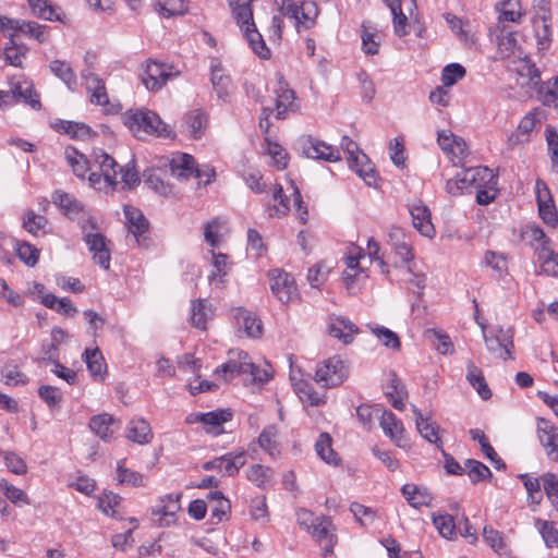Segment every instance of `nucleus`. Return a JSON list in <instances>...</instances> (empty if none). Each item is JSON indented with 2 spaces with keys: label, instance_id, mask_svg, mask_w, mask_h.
I'll list each match as a JSON object with an SVG mask.
<instances>
[{
  "label": "nucleus",
  "instance_id": "58",
  "mask_svg": "<svg viewBox=\"0 0 558 558\" xmlns=\"http://www.w3.org/2000/svg\"><path fill=\"white\" fill-rule=\"evenodd\" d=\"M48 226V219L45 216L36 214L34 210H26L23 215L24 229L33 234L38 235L40 232L45 233Z\"/></svg>",
  "mask_w": 558,
  "mask_h": 558
},
{
  "label": "nucleus",
  "instance_id": "25",
  "mask_svg": "<svg viewBox=\"0 0 558 558\" xmlns=\"http://www.w3.org/2000/svg\"><path fill=\"white\" fill-rule=\"evenodd\" d=\"M210 81L213 88L218 97L222 101H227L230 97L231 81L223 72L222 65L216 59L210 64Z\"/></svg>",
  "mask_w": 558,
  "mask_h": 558
},
{
  "label": "nucleus",
  "instance_id": "55",
  "mask_svg": "<svg viewBox=\"0 0 558 558\" xmlns=\"http://www.w3.org/2000/svg\"><path fill=\"white\" fill-rule=\"evenodd\" d=\"M50 71L59 77L70 88L76 86V75L71 65L63 60H53L50 62Z\"/></svg>",
  "mask_w": 558,
  "mask_h": 558
},
{
  "label": "nucleus",
  "instance_id": "39",
  "mask_svg": "<svg viewBox=\"0 0 558 558\" xmlns=\"http://www.w3.org/2000/svg\"><path fill=\"white\" fill-rule=\"evenodd\" d=\"M208 500L210 502V514L214 523L221 522L229 518L231 505L230 501L219 490H214L208 494Z\"/></svg>",
  "mask_w": 558,
  "mask_h": 558
},
{
  "label": "nucleus",
  "instance_id": "43",
  "mask_svg": "<svg viewBox=\"0 0 558 558\" xmlns=\"http://www.w3.org/2000/svg\"><path fill=\"white\" fill-rule=\"evenodd\" d=\"M213 317L211 305L206 300L198 299L192 302L191 324L195 328L206 329L207 322Z\"/></svg>",
  "mask_w": 558,
  "mask_h": 558
},
{
  "label": "nucleus",
  "instance_id": "5",
  "mask_svg": "<svg viewBox=\"0 0 558 558\" xmlns=\"http://www.w3.org/2000/svg\"><path fill=\"white\" fill-rule=\"evenodd\" d=\"M485 183H494V173L487 167H474L458 172L447 181L446 189L451 195L462 194L470 187H482Z\"/></svg>",
  "mask_w": 558,
  "mask_h": 558
},
{
  "label": "nucleus",
  "instance_id": "41",
  "mask_svg": "<svg viewBox=\"0 0 558 558\" xmlns=\"http://www.w3.org/2000/svg\"><path fill=\"white\" fill-rule=\"evenodd\" d=\"M520 46L513 33L501 32L497 37V56L500 59L509 58L511 56H522Z\"/></svg>",
  "mask_w": 558,
  "mask_h": 558
},
{
  "label": "nucleus",
  "instance_id": "27",
  "mask_svg": "<svg viewBox=\"0 0 558 558\" xmlns=\"http://www.w3.org/2000/svg\"><path fill=\"white\" fill-rule=\"evenodd\" d=\"M82 78L90 96V101L98 106L108 105L109 98L102 80L92 72H83Z\"/></svg>",
  "mask_w": 558,
  "mask_h": 558
},
{
  "label": "nucleus",
  "instance_id": "7",
  "mask_svg": "<svg viewBox=\"0 0 558 558\" xmlns=\"http://www.w3.org/2000/svg\"><path fill=\"white\" fill-rule=\"evenodd\" d=\"M349 373L348 362L336 355L318 364L315 380L325 388H332L341 385L349 377Z\"/></svg>",
  "mask_w": 558,
  "mask_h": 558
},
{
  "label": "nucleus",
  "instance_id": "17",
  "mask_svg": "<svg viewBox=\"0 0 558 558\" xmlns=\"http://www.w3.org/2000/svg\"><path fill=\"white\" fill-rule=\"evenodd\" d=\"M437 143L451 161L457 165L466 154L465 141L453 134L450 130H440L437 133Z\"/></svg>",
  "mask_w": 558,
  "mask_h": 558
},
{
  "label": "nucleus",
  "instance_id": "2",
  "mask_svg": "<svg viewBox=\"0 0 558 558\" xmlns=\"http://www.w3.org/2000/svg\"><path fill=\"white\" fill-rule=\"evenodd\" d=\"M124 125L137 137L143 134H155L160 137H170L172 131L168 124L150 110H128L122 116Z\"/></svg>",
  "mask_w": 558,
  "mask_h": 558
},
{
  "label": "nucleus",
  "instance_id": "3",
  "mask_svg": "<svg viewBox=\"0 0 558 558\" xmlns=\"http://www.w3.org/2000/svg\"><path fill=\"white\" fill-rule=\"evenodd\" d=\"M523 236L530 241L537 253L539 274L558 276V253L551 248L550 239L544 230L537 225H530L524 229Z\"/></svg>",
  "mask_w": 558,
  "mask_h": 558
},
{
  "label": "nucleus",
  "instance_id": "24",
  "mask_svg": "<svg viewBox=\"0 0 558 558\" xmlns=\"http://www.w3.org/2000/svg\"><path fill=\"white\" fill-rule=\"evenodd\" d=\"M414 228L424 236L433 238L435 228L430 221V211L422 202L413 204L410 208Z\"/></svg>",
  "mask_w": 558,
  "mask_h": 558
},
{
  "label": "nucleus",
  "instance_id": "54",
  "mask_svg": "<svg viewBox=\"0 0 558 558\" xmlns=\"http://www.w3.org/2000/svg\"><path fill=\"white\" fill-rule=\"evenodd\" d=\"M117 483L118 485H128L132 487L145 486L144 475L126 469L124 466V460H120L117 463Z\"/></svg>",
  "mask_w": 558,
  "mask_h": 558
},
{
  "label": "nucleus",
  "instance_id": "12",
  "mask_svg": "<svg viewBox=\"0 0 558 558\" xmlns=\"http://www.w3.org/2000/svg\"><path fill=\"white\" fill-rule=\"evenodd\" d=\"M280 13L293 19L300 32L301 29L305 31L314 26L318 16V8L316 3L312 1H304L300 5H296L292 1L288 5H283Z\"/></svg>",
  "mask_w": 558,
  "mask_h": 558
},
{
  "label": "nucleus",
  "instance_id": "32",
  "mask_svg": "<svg viewBox=\"0 0 558 558\" xmlns=\"http://www.w3.org/2000/svg\"><path fill=\"white\" fill-rule=\"evenodd\" d=\"M116 421L108 413L98 414L92 417L89 422L90 429L102 440L109 441L113 438L117 429Z\"/></svg>",
  "mask_w": 558,
  "mask_h": 558
},
{
  "label": "nucleus",
  "instance_id": "59",
  "mask_svg": "<svg viewBox=\"0 0 558 558\" xmlns=\"http://www.w3.org/2000/svg\"><path fill=\"white\" fill-rule=\"evenodd\" d=\"M400 272V280L402 282H407L412 284L414 288L412 289V292L422 295L423 290L425 288V276L423 274L413 272L411 267L407 264L405 266H402L399 268Z\"/></svg>",
  "mask_w": 558,
  "mask_h": 558
},
{
  "label": "nucleus",
  "instance_id": "15",
  "mask_svg": "<svg viewBox=\"0 0 558 558\" xmlns=\"http://www.w3.org/2000/svg\"><path fill=\"white\" fill-rule=\"evenodd\" d=\"M181 494L166 495L160 498L159 505L153 508L151 515L155 523L159 526H169L175 522V517L180 510Z\"/></svg>",
  "mask_w": 558,
  "mask_h": 558
},
{
  "label": "nucleus",
  "instance_id": "57",
  "mask_svg": "<svg viewBox=\"0 0 558 558\" xmlns=\"http://www.w3.org/2000/svg\"><path fill=\"white\" fill-rule=\"evenodd\" d=\"M432 520L435 527L442 537L447 539H453L456 537L457 523L454 522L452 515L448 513H434Z\"/></svg>",
  "mask_w": 558,
  "mask_h": 558
},
{
  "label": "nucleus",
  "instance_id": "48",
  "mask_svg": "<svg viewBox=\"0 0 558 558\" xmlns=\"http://www.w3.org/2000/svg\"><path fill=\"white\" fill-rule=\"evenodd\" d=\"M185 125L191 137L201 138L207 126V116L199 109L185 114Z\"/></svg>",
  "mask_w": 558,
  "mask_h": 558
},
{
  "label": "nucleus",
  "instance_id": "16",
  "mask_svg": "<svg viewBox=\"0 0 558 558\" xmlns=\"http://www.w3.org/2000/svg\"><path fill=\"white\" fill-rule=\"evenodd\" d=\"M511 70L518 75L517 83L522 88H533L537 86L541 81L538 70L526 56H518L512 61Z\"/></svg>",
  "mask_w": 558,
  "mask_h": 558
},
{
  "label": "nucleus",
  "instance_id": "19",
  "mask_svg": "<svg viewBox=\"0 0 558 558\" xmlns=\"http://www.w3.org/2000/svg\"><path fill=\"white\" fill-rule=\"evenodd\" d=\"M276 94V118L286 119L290 112L298 110L295 94L288 83L280 77L275 88Z\"/></svg>",
  "mask_w": 558,
  "mask_h": 558
},
{
  "label": "nucleus",
  "instance_id": "20",
  "mask_svg": "<svg viewBox=\"0 0 558 558\" xmlns=\"http://www.w3.org/2000/svg\"><path fill=\"white\" fill-rule=\"evenodd\" d=\"M537 434L546 456L553 461H558V427L544 418H539Z\"/></svg>",
  "mask_w": 558,
  "mask_h": 558
},
{
  "label": "nucleus",
  "instance_id": "22",
  "mask_svg": "<svg viewBox=\"0 0 558 558\" xmlns=\"http://www.w3.org/2000/svg\"><path fill=\"white\" fill-rule=\"evenodd\" d=\"M384 434L399 448L408 447V439L404 435V427L400 420L390 411H384L380 421Z\"/></svg>",
  "mask_w": 558,
  "mask_h": 558
},
{
  "label": "nucleus",
  "instance_id": "34",
  "mask_svg": "<svg viewBox=\"0 0 558 558\" xmlns=\"http://www.w3.org/2000/svg\"><path fill=\"white\" fill-rule=\"evenodd\" d=\"M389 242L396 254L403 263H408L413 258L412 248L401 228L391 227L388 233Z\"/></svg>",
  "mask_w": 558,
  "mask_h": 558
},
{
  "label": "nucleus",
  "instance_id": "51",
  "mask_svg": "<svg viewBox=\"0 0 558 558\" xmlns=\"http://www.w3.org/2000/svg\"><path fill=\"white\" fill-rule=\"evenodd\" d=\"M332 531L333 527L331 521L324 517L319 518L318 521H316L312 526L311 531H308L317 541L327 542L329 547L325 549V555L330 553V548L333 545V534L331 533Z\"/></svg>",
  "mask_w": 558,
  "mask_h": 558
},
{
  "label": "nucleus",
  "instance_id": "18",
  "mask_svg": "<svg viewBox=\"0 0 558 558\" xmlns=\"http://www.w3.org/2000/svg\"><path fill=\"white\" fill-rule=\"evenodd\" d=\"M302 149L306 157L336 162L341 159L340 151L325 142L307 137L302 141Z\"/></svg>",
  "mask_w": 558,
  "mask_h": 558
},
{
  "label": "nucleus",
  "instance_id": "38",
  "mask_svg": "<svg viewBox=\"0 0 558 558\" xmlns=\"http://www.w3.org/2000/svg\"><path fill=\"white\" fill-rule=\"evenodd\" d=\"M83 359L92 377L97 380H104L107 373V367L99 349L96 348L93 350H85Z\"/></svg>",
  "mask_w": 558,
  "mask_h": 558
},
{
  "label": "nucleus",
  "instance_id": "6",
  "mask_svg": "<svg viewBox=\"0 0 558 558\" xmlns=\"http://www.w3.org/2000/svg\"><path fill=\"white\" fill-rule=\"evenodd\" d=\"M220 372L223 374V380L226 383L231 380L235 375L246 373L251 374L254 379H258L260 381L268 380V374L265 372V377H262L259 375L258 367L252 363L247 353L238 349L229 351L228 361L216 371L217 374Z\"/></svg>",
  "mask_w": 558,
  "mask_h": 558
},
{
  "label": "nucleus",
  "instance_id": "26",
  "mask_svg": "<svg viewBox=\"0 0 558 558\" xmlns=\"http://www.w3.org/2000/svg\"><path fill=\"white\" fill-rule=\"evenodd\" d=\"M384 392L396 410L402 411L404 409L408 391L395 373L388 375V381L384 387Z\"/></svg>",
  "mask_w": 558,
  "mask_h": 558
},
{
  "label": "nucleus",
  "instance_id": "37",
  "mask_svg": "<svg viewBox=\"0 0 558 558\" xmlns=\"http://www.w3.org/2000/svg\"><path fill=\"white\" fill-rule=\"evenodd\" d=\"M52 201L62 213L71 219L76 218L81 213L84 211L83 205L76 201L70 194L63 191H56L52 195Z\"/></svg>",
  "mask_w": 558,
  "mask_h": 558
},
{
  "label": "nucleus",
  "instance_id": "14",
  "mask_svg": "<svg viewBox=\"0 0 558 558\" xmlns=\"http://www.w3.org/2000/svg\"><path fill=\"white\" fill-rule=\"evenodd\" d=\"M393 16V32L403 37L410 33L409 17L413 16L416 9L415 0H384Z\"/></svg>",
  "mask_w": 558,
  "mask_h": 558
},
{
  "label": "nucleus",
  "instance_id": "11",
  "mask_svg": "<svg viewBox=\"0 0 558 558\" xmlns=\"http://www.w3.org/2000/svg\"><path fill=\"white\" fill-rule=\"evenodd\" d=\"M270 290L272 294L283 304L293 301L298 296V289L294 278L281 270L269 271Z\"/></svg>",
  "mask_w": 558,
  "mask_h": 558
},
{
  "label": "nucleus",
  "instance_id": "29",
  "mask_svg": "<svg viewBox=\"0 0 558 558\" xmlns=\"http://www.w3.org/2000/svg\"><path fill=\"white\" fill-rule=\"evenodd\" d=\"M401 493L408 504L413 508L418 509L421 507H429L432 505L433 496L425 487L408 483L402 486Z\"/></svg>",
  "mask_w": 558,
  "mask_h": 558
},
{
  "label": "nucleus",
  "instance_id": "10",
  "mask_svg": "<svg viewBox=\"0 0 558 558\" xmlns=\"http://www.w3.org/2000/svg\"><path fill=\"white\" fill-rule=\"evenodd\" d=\"M483 336L487 350L498 359L504 361L513 360V330L511 328L493 329L489 335L483 330Z\"/></svg>",
  "mask_w": 558,
  "mask_h": 558
},
{
  "label": "nucleus",
  "instance_id": "40",
  "mask_svg": "<svg viewBox=\"0 0 558 558\" xmlns=\"http://www.w3.org/2000/svg\"><path fill=\"white\" fill-rule=\"evenodd\" d=\"M368 185L377 183V172L365 154H359L355 161L349 166Z\"/></svg>",
  "mask_w": 558,
  "mask_h": 558
},
{
  "label": "nucleus",
  "instance_id": "36",
  "mask_svg": "<svg viewBox=\"0 0 558 558\" xmlns=\"http://www.w3.org/2000/svg\"><path fill=\"white\" fill-rule=\"evenodd\" d=\"M126 438L138 445L149 444L153 433L149 424L143 418H134L126 428Z\"/></svg>",
  "mask_w": 558,
  "mask_h": 558
},
{
  "label": "nucleus",
  "instance_id": "31",
  "mask_svg": "<svg viewBox=\"0 0 558 558\" xmlns=\"http://www.w3.org/2000/svg\"><path fill=\"white\" fill-rule=\"evenodd\" d=\"M278 426L272 424L265 427L257 438L259 447L272 459L278 458L281 453Z\"/></svg>",
  "mask_w": 558,
  "mask_h": 558
},
{
  "label": "nucleus",
  "instance_id": "45",
  "mask_svg": "<svg viewBox=\"0 0 558 558\" xmlns=\"http://www.w3.org/2000/svg\"><path fill=\"white\" fill-rule=\"evenodd\" d=\"M413 412L415 415L416 428L421 436L432 444H438L440 439L436 423L428 417H424L416 407H413Z\"/></svg>",
  "mask_w": 558,
  "mask_h": 558
},
{
  "label": "nucleus",
  "instance_id": "53",
  "mask_svg": "<svg viewBox=\"0 0 558 558\" xmlns=\"http://www.w3.org/2000/svg\"><path fill=\"white\" fill-rule=\"evenodd\" d=\"M28 5L34 15L47 21L62 22L61 14L58 8L53 7L48 0H28Z\"/></svg>",
  "mask_w": 558,
  "mask_h": 558
},
{
  "label": "nucleus",
  "instance_id": "62",
  "mask_svg": "<svg viewBox=\"0 0 558 558\" xmlns=\"http://www.w3.org/2000/svg\"><path fill=\"white\" fill-rule=\"evenodd\" d=\"M121 504V497L112 492L104 493L98 498V509L106 515L116 518L119 513L118 508Z\"/></svg>",
  "mask_w": 558,
  "mask_h": 558
},
{
  "label": "nucleus",
  "instance_id": "1",
  "mask_svg": "<svg viewBox=\"0 0 558 558\" xmlns=\"http://www.w3.org/2000/svg\"><path fill=\"white\" fill-rule=\"evenodd\" d=\"M232 11V15L236 21L243 36L252 50L262 59L270 57V49L266 46L263 36L257 31L253 12L251 9L252 0H228Z\"/></svg>",
  "mask_w": 558,
  "mask_h": 558
},
{
  "label": "nucleus",
  "instance_id": "61",
  "mask_svg": "<svg viewBox=\"0 0 558 558\" xmlns=\"http://www.w3.org/2000/svg\"><path fill=\"white\" fill-rule=\"evenodd\" d=\"M332 266L323 260L308 269L307 280L313 288H319L331 271Z\"/></svg>",
  "mask_w": 558,
  "mask_h": 558
},
{
  "label": "nucleus",
  "instance_id": "30",
  "mask_svg": "<svg viewBox=\"0 0 558 558\" xmlns=\"http://www.w3.org/2000/svg\"><path fill=\"white\" fill-rule=\"evenodd\" d=\"M328 332L347 344L353 340V336L357 332V327L347 318L330 317Z\"/></svg>",
  "mask_w": 558,
  "mask_h": 558
},
{
  "label": "nucleus",
  "instance_id": "4",
  "mask_svg": "<svg viewBox=\"0 0 558 558\" xmlns=\"http://www.w3.org/2000/svg\"><path fill=\"white\" fill-rule=\"evenodd\" d=\"M92 167L93 171L89 173L88 182L93 189L108 192L118 185L117 168L119 165L106 151L101 149L93 151Z\"/></svg>",
  "mask_w": 558,
  "mask_h": 558
},
{
  "label": "nucleus",
  "instance_id": "46",
  "mask_svg": "<svg viewBox=\"0 0 558 558\" xmlns=\"http://www.w3.org/2000/svg\"><path fill=\"white\" fill-rule=\"evenodd\" d=\"M466 379L482 399L487 400L490 398L492 391L484 378L483 372L473 362L468 363Z\"/></svg>",
  "mask_w": 558,
  "mask_h": 558
},
{
  "label": "nucleus",
  "instance_id": "33",
  "mask_svg": "<svg viewBox=\"0 0 558 558\" xmlns=\"http://www.w3.org/2000/svg\"><path fill=\"white\" fill-rule=\"evenodd\" d=\"M547 119V112L543 107H537L527 112L520 121L518 130L527 138L533 132H537Z\"/></svg>",
  "mask_w": 558,
  "mask_h": 558
},
{
  "label": "nucleus",
  "instance_id": "13",
  "mask_svg": "<svg viewBox=\"0 0 558 558\" xmlns=\"http://www.w3.org/2000/svg\"><path fill=\"white\" fill-rule=\"evenodd\" d=\"M535 194L538 214L545 225L555 229L558 227V211L547 184L538 179L535 183Z\"/></svg>",
  "mask_w": 558,
  "mask_h": 558
},
{
  "label": "nucleus",
  "instance_id": "49",
  "mask_svg": "<svg viewBox=\"0 0 558 558\" xmlns=\"http://www.w3.org/2000/svg\"><path fill=\"white\" fill-rule=\"evenodd\" d=\"M247 480L259 488H266L271 484L274 471L269 466L252 464L246 470Z\"/></svg>",
  "mask_w": 558,
  "mask_h": 558
},
{
  "label": "nucleus",
  "instance_id": "28",
  "mask_svg": "<svg viewBox=\"0 0 558 558\" xmlns=\"http://www.w3.org/2000/svg\"><path fill=\"white\" fill-rule=\"evenodd\" d=\"M234 318L240 330L250 338H258L263 332V324L253 313L244 310L236 308Z\"/></svg>",
  "mask_w": 558,
  "mask_h": 558
},
{
  "label": "nucleus",
  "instance_id": "64",
  "mask_svg": "<svg viewBox=\"0 0 558 558\" xmlns=\"http://www.w3.org/2000/svg\"><path fill=\"white\" fill-rule=\"evenodd\" d=\"M535 525L542 534L546 546L558 548V527H556L555 523L537 519Z\"/></svg>",
  "mask_w": 558,
  "mask_h": 558
},
{
  "label": "nucleus",
  "instance_id": "21",
  "mask_svg": "<svg viewBox=\"0 0 558 558\" xmlns=\"http://www.w3.org/2000/svg\"><path fill=\"white\" fill-rule=\"evenodd\" d=\"M290 380L292 383L294 391L296 392V395L299 396L300 400L303 403L317 407L326 402V398L324 395H319L318 392H316L311 386V384H308L307 381L303 380L300 377L299 369L291 368Z\"/></svg>",
  "mask_w": 558,
  "mask_h": 558
},
{
  "label": "nucleus",
  "instance_id": "9",
  "mask_svg": "<svg viewBox=\"0 0 558 558\" xmlns=\"http://www.w3.org/2000/svg\"><path fill=\"white\" fill-rule=\"evenodd\" d=\"M179 75L173 66L154 60H148L142 65L141 81L148 90H159L168 80Z\"/></svg>",
  "mask_w": 558,
  "mask_h": 558
},
{
  "label": "nucleus",
  "instance_id": "35",
  "mask_svg": "<svg viewBox=\"0 0 558 558\" xmlns=\"http://www.w3.org/2000/svg\"><path fill=\"white\" fill-rule=\"evenodd\" d=\"M124 215L130 233L134 241L140 244V236L148 230V221L138 209L130 206L124 207Z\"/></svg>",
  "mask_w": 558,
  "mask_h": 558
},
{
  "label": "nucleus",
  "instance_id": "56",
  "mask_svg": "<svg viewBox=\"0 0 558 558\" xmlns=\"http://www.w3.org/2000/svg\"><path fill=\"white\" fill-rule=\"evenodd\" d=\"M535 33L538 45L544 49L547 48L551 41L550 13L547 9H545L543 15L535 21Z\"/></svg>",
  "mask_w": 558,
  "mask_h": 558
},
{
  "label": "nucleus",
  "instance_id": "63",
  "mask_svg": "<svg viewBox=\"0 0 558 558\" xmlns=\"http://www.w3.org/2000/svg\"><path fill=\"white\" fill-rule=\"evenodd\" d=\"M350 511L354 515L355 520L362 526H367V525L373 524L374 521L378 517L377 510L366 507L364 505H361L359 502L351 504Z\"/></svg>",
  "mask_w": 558,
  "mask_h": 558
},
{
  "label": "nucleus",
  "instance_id": "23",
  "mask_svg": "<svg viewBox=\"0 0 558 558\" xmlns=\"http://www.w3.org/2000/svg\"><path fill=\"white\" fill-rule=\"evenodd\" d=\"M169 169L172 177L184 180L190 177L201 178V169L195 167L194 158L184 153H179L172 157L169 162Z\"/></svg>",
  "mask_w": 558,
  "mask_h": 558
},
{
  "label": "nucleus",
  "instance_id": "47",
  "mask_svg": "<svg viewBox=\"0 0 558 558\" xmlns=\"http://www.w3.org/2000/svg\"><path fill=\"white\" fill-rule=\"evenodd\" d=\"M232 413L229 410H215L205 413L203 424L205 425L207 433L220 435L223 433L222 424L230 421Z\"/></svg>",
  "mask_w": 558,
  "mask_h": 558
},
{
  "label": "nucleus",
  "instance_id": "50",
  "mask_svg": "<svg viewBox=\"0 0 558 558\" xmlns=\"http://www.w3.org/2000/svg\"><path fill=\"white\" fill-rule=\"evenodd\" d=\"M54 128L58 132L68 134L71 138L74 140L83 141L92 136L90 128L84 123L73 121H60L54 124Z\"/></svg>",
  "mask_w": 558,
  "mask_h": 558
},
{
  "label": "nucleus",
  "instance_id": "8",
  "mask_svg": "<svg viewBox=\"0 0 558 558\" xmlns=\"http://www.w3.org/2000/svg\"><path fill=\"white\" fill-rule=\"evenodd\" d=\"M96 229L95 223L88 218L86 223L82 226L84 241L93 254L94 262L107 270L110 267V251L106 238Z\"/></svg>",
  "mask_w": 558,
  "mask_h": 558
},
{
  "label": "nucleus",
  "instance_id": "44",
  "mask_svg": "<svg viewBox=\"0 0 558 558\" xmlns=\"http://www.w3.org/2000/svg\"><path fill=\"white\" fill-rule=\"evenodd\" d=\"M315 451L317 456L328 464L338 465L340 458L332 449V439L328 433H322L316 442Z\"/></svg>",
  "mask_w": 558,
  "mask_h": 558
},
{
  "label": "nucleus",
  "instance_id": "60",
  "mask_svg": "<svg viewBox=\"0 0 558 558\" xmlns=\"http://www.w3.org/2000/svg\"><path fill=\"white\" fill-rule=\"evenodd\" d=\"M0 492L14 505H29L31 500L26 493L10 484L7 480H0Z\"/></svg>",
  "mask_w": 558,
  "mask_h": 558
},
{
  "label": "nucleus",
  "instance_id": "52",
  "mask_svg": "<svg viewBox=\"0 0 558 558\" xmlns=\"http://www.w3.org/2000/svg\"><path fill=\"white\" fill-rule=\"evenodd\" d=\"M41 303L46 307L70 317L74 316L77 312L76 307L70 302L69 299L58 298L50 293L44 294L41 296Z\"/></svg>",
  "mask_w": 558,
  "mask_h": 558
},
{
  "label": "nucleus",
  "instance_id": "42",
  "mask_svg": "<svg viewBox=\"0 0 558 558\" xmlns=\"http://www.w3.org/2000/svg\"><path fill=\"white\" fill-rule=\"evenodd\" d=\"M64 156L76 177L84 178L88 171H93L92 162L74 147H66Z\"/></svg>",
  "mask_w": 558,
  "mask_h": 558
}]
</instances>
